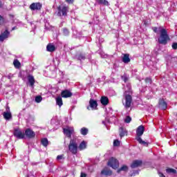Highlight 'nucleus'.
Wrapping results in <instances>:
<instances>
[{"label": "nucleus", "instance_id": "obj_39", "mask_svg": "<svg viewBox=\"0 0 177 177\" xmlns=\"http://www.w3.org/2000/svg\"><path fill=\"white\" fill-rule=\"evenodd\" d=\"M64 157V155H59L57 157V160H62Z\"/></svg>", "mask_w": 177, "mask_h": 177}, {"label": "nucleus", "instance_id": "obj_41", "mask_svg": "<svg viewBox=\"0 0 177 177\" xmlns=\"http://www.w3.org/2000/svg\"><path fill=\"white\" fill-rule=\"evenodd\" d=\"M2 21H3V18L0 16V24H1Z\"/></svg>", "mask_w": 177, "mask_h": 177}, {"label": "nucleus", "instance_id": "obj_17", "mask_svg": "<svg viewBox=\"0 0 177 177\" xmlns=\"http://www.w3.org/2000/svg\"><path fill=\"white\" fill-rule=\"evenodd\" d=\"M100 102L102 106H107L109 104V98L106 96H102Z\"/></svg>", "mask_w": 177, "mask_h": 177}, {"label": "nucleus", "instance_id": "obj_33", "mask_svg": "<svg viewBox=\"0 0 177 177\" xmlns=\"http://www.w3.org/2000/svg\"><path fill=\"white\" fill-rule=\"evenodd\" d=\"M113 146H115V147L120 146V140H115L113 141Z\"/></svg>", "mask_w": 177, "mask_h": 177}, {"label": "nucleus", "instance_id": "obj_7", "mask_svg": "<svg viewBox=\"0 0 177 177\" xmlns=\"http://www.w3.org/2000/svg\"><path fill=\"white\" fill-rule=\"evenodd\" d=\"M14 136H15L18 139H24L26 134L24 131L20 130V129H15L14 130Z\"/></svg>", "mask_w": 177, "mask_h": 177}, {"label": "nucleus", "instance_id": "obj_6", "mask_svg": "<svg viewBox=\"0 0 177 177\" xmlns=\"http://www.w3.org/2000/svg\"><path fill=\"white\" fill-rule=\"evenodd\" d=\"M109 167H111L113 169H117L118 167H120V163L118 162V160L114 158H111L108 162Z\"/></svg>", "mask_w": 177, "mask_h": 177}, {"label": "nucleus", "instance_id": "obj_9", "mask_svg": "<svg viewBox=\"0 0 177 177\" xmlns=\"http://www.w3.org/2000/svg\"><path fill=\"white\" fill-rule=\"evenodd\" d=\"M71 96H73V93L69 90L66 89L61 92V97L67 99L68 97H71Z\"/></svg>", "mask_w": 177, "mask_h": 177}, {"label": "nucleus", "instance_id": "obj_23", "mask_svg": "<svg viewBox=\"0 0 177 177\" xmlns=\"http://www.w3.org/2000/svg\"><path fill=\"white\" fill-rule=\"evenodd\" d=\"M56 103L59 107H62L63 106V100L62 97L59 96L56 98Z\"/></svg>", "mask_w": 177, "mask_h": 177}, {"label": "nucleus", "instance_id": "obj_31", "mask_svg": "<svg viewBox=\"0 0 177 177\" xmlns=\"http://www.w3.org/2000/svg\"><path fill=\"white\" fill-rule=\"evenodd\" d=\"M120 171H128V167L127 165H123L120 169L118 170V172Z\"/></svg>", "mask_w": 177, "mask_h": 177}, {"label": "nucleus", "instance_id": "obj_8", "mask_svg": "<svg viewBox=\"0 0 177 177\" xmlns=\"http://www.w3.org/2000/svg\"><path fill=\"white\" fill-rule=\"evenodd\" d=\"M30 10H41L42 9V3L39 2L32 3L29 6Z\"/></svg>", "mask_w": 177, "mask_h": 177}, {"label": "nucleus", "instance_id": "obj_29", "mask_svg": "<svg viewBox=\"0 0 177 177\" xmlns=\"http://www.w3.org/2000/svg\"><path fill=\"white\" fill-rule=\"evenodd\" d=\"M166 172L167 174H176V170H175L174 169L169 168L166 169Z\"/></svg>", "mask_w": 177, "mask_h": 177}, {"label": "nucleus", "instance_id": "obj_27", "mask_svg": "<svg viewBox=\"0 0 177 177\" xmlns=\"http://www.w3.org/2000/svg\"><path fill=\"white\" fill-rule=\"evenodd\" d=\"M41 145H43V146H44V147H46V146H48V141L47 138H43L41 140Z\"/></svg>", "mask_w": 177, "mask_h": 177}, {"label": "nucleus", "instance_id": "obj_10", "mask_svg": "<svg viewBox=\"0 0 177 177\" xmlns=\"http://www.w3.org/2000/svg\"><path fill=\"white\" fill-rule=\"evenodd\" d=\"M64 133L68 138H71V135L74 133V128L73 127H68L66 129H64Z\"/></svg>", "mask_w": 177, "mask_h": 177}, {"label": "nucleus", "instance_id": "obj_26", "mask_svg": "<svg viewBox=\"0 0 177 177\" xmlns=\"http://www.w3.org/2000/svg\"><path fill=\"white\" fill-rule=\"evenodd\" d=\"M97 2L101 5H105L106 6H109V1L106 0H97Z\"/></svg>", "mask_w": 177, "mask_h": 177}, {"label": "nucleus", "instance_id": "obj_4", "mask_svg": "<svg viewBox=\"0 0 177 177\" xmlns=\"http://www.w3.org/2000/svg\"><path fill=\"white\" fill-rule=\"evenodd\" d=\"M68 149L72 154H77V153H78V144H77V140H71L68 145Z\"/></svg>", "mask_w": 177, "mask_h": 177}, {"label": "nucleus", "instance_id": "obj_5", "mask_svg": "<svg viewBox=\"0 0 177 177\" xmlns=\"http://www.w3.org/2000/svg\"><path fill=\"white\" fill-rule=\"evenodd\" d=\"M68 6L64 5L62 6L58 7V16H67V12H68Z\"/></svg>", "mask_w": 177, "mask_h": 177}, {"label": "nucleus", "instance_id": "obj_44", "mask_svg": "<svg viewBox=\"0 0 177 177\" xmlns=\"http://www.w3.org/2000/svg\"><path fill=\"white\" fill-rule=\"evenodd\" d=\"M88 110H89V106L87 107Z\"/></svg>", "mask_w": 177, "mask_h": 177}, {"label": "nucleus", "instance_id": "obj_3", "mask_svg": "<svg viewBox=\"0 0 177 177\" xmlns=\"http://www.w3.org/2000/svg\"><path fill=\"white\" fill-rule=\"evenodd\" d=\"M123 97L124 99V103L123 102V104L125 109H129L132 103V95L131 92L125 91L123 94Z\"/></svg>", "mask_w": 177, "mask_h": 177}, {"label": "nucleus", "instance_id": "obj_14", "mask_svg": "<svg viewBox=\"0 0 177 177\" xmlns=\"http://www.w3.org/2000/svg\"><path fill=\"white\" fill-rule=\"evenodd\" d=\"M90 107L93 110H97V102L95 100L91 99L89 101Z\"/></svg>", "mask_w": 177, "mask_h": 177}, {"label": "nucleus", "instance_id": "obj_42", "mask_svg": "<svg viewBox=\"0 0 177 177\" xmlns=\"http://www.w3.org/2000/svg\"><path fill=\"white\" fill-rule=\"evenodd\" d=\"M64 32L65 34H68V30L67 29H64Z\"/></svg>", "mask_w": 177, "mask_h": 177}, {"label": "nucleus", "instance_id": "obj_30", "mask_svg": "<svg viewBox=\"0 0 177 177\" xmlns=\"http://www.w3.org/2000/svg\"><path fill=\"white\" fill-rule=\"evenodd\" d=\"M132 121V118H130V116H126V118H124V122H126V124H129V122H131Z\"/></svg>", "mask_w": 177, "mask_h": 177}, {"label": "nucleus", "instance_id": "obj_18", "mask_svg": "<svg viewBox=\"0 0 177 177\" xmlns=\"http://www.w3.org/2000/svg\"><path fill=\"white\" fill-rule=\"evenodd\" d=\"M142 165V160H134L131 164V167L132 168H138Z\"/></svg>", "mask_w": 177, "mask_h": 177}, {"label": "nucleus", "instance_id": "obj_15", "mask_svg": "<svg viewBox=\"0 0 177 177\" xmlns=\"http://www.w3.org/2000/svg\"><path fill=\"white\" fill-rule=\"evenodd\" d=\"M28 81L32 88H34V84H35V79H34V76L29 75L28 76Z\"/></svg>", "mask_w": 177, "mask_h": 177}, {"label": "nucleus", "instance_id": "obj_36", "mask_svg": "<svg viewBox=\"0 0 177 177\" xmlns=\"http://www.w3.org/2000/svg\"><path fill=\"white\" fill-rule=\"evenodd\" d=\"M78 59L79 60H84V59H85V56L83 55H80L78 56Z\"/></svg>", "mask_w": 177, "mask_h": 177}, {"label": "nucleus", "instance_id": "obj_19", "mask_svg": "<svg viewBox=\"0 0 177 177\" xmlns=\"http://www.w3.org/2000/svg\"><path fill=\"white\" fill-rule=\"evenodd\" d=\"M123 57L122 60L123 63H129L131 62V59L129 58V54H122Z\"/></svg>", "mask_w": 177, "mask_h": 177}, {"label": "nucleus", "instance_id": "obj_22", "mask_svg": "<svg viewBox=\"0 0 177 177\" xmlns=\"http://www.w3.org/2000/svg\"><path fill=\"white\" fill-rule=\"evenodd\" d=\"M128 134V131H127L124 128L120 127V138H123V136H125Z\"/></svg>", "mask_w": 177, "mask_h": 177}, {"label": "nucleus", "instance_id": "obj_32", "mask_svg": "<svg viewBox=\"0 0 177 177\" xmlns=\"http://www.w3.org/2000/svg\"><path fill=\"white\" fill-rule=\"evenodd\" d=\"M35 102H36L37 103H41V102H42V97H41V96H37V97H35Z\"/></svg>", "mask_w": 177, "mask_h": 177}, {"label": "nucleus", "instance_id": "obj_24", "mask_svg": "<svg viewBox=\"0 0 177 177\" xmlns=\"http://www.w3.org/2000/svg\"><path fill=\"white\" fill-rule=\"evenodd\" d=\"M102 175H111V170L109 169L108 168H104L101 171Z\"/></svg>", "mask_w": 177, "mask_h": 177}, {"label": "nucleus", "instance_id": "obj_13", "mask_svg": "<svg viewBox=\"0 0 177 177\" xmlns=\"http://www.w3.org/2000/svg\"><path fill=\"white\" fill-rule=\"evenodd\" d=\"M6 110L7 111L3 113V116L4 117L5 120H10V118H12V113H10L9 107H7Z\"/></svg>", "mask_w": 177, "mask_h": 177}, {"label": "nucleus", "instance_id": "obj_11", "mask_svg": "<svg viewBox=\"0 0 177 177\" xmlns=\"http://www.w3.org/2000/svg\"><path fill=\"white\" fill-rule=\"evenodd\" d=\"M10 32L8 31V30H6L4 32H1L0 35V41L3 42L5 39H7V38H9V35Z\"/></svg>", "mask_w": 177, "mask_h": 177}, {"label": "nucleus", "instance_id": "obj_16", "mask_svg": "<svg viewBox=\"0 0 177 177\" xmlns=\"http://www.w3.org/2000/svg\"><path fill=\"white\" fill-rule=\"evenodd\" d=\"M159 106L162 109V110H167V104L164 100H160Z\"/></svg>", "mask_w": 177, "mask_h": 177}, {"label": "nucleus", "instance_id": "obj_35", "mask_svg": "<svg viewBox=\"0 0 177 177\" xmlns=\"http://www.w3.org/2000/svg\"><path fill=\"white\" fill-rule=\"evenodd\" d=\"M171 47L173 49L176 50L177 49V43H173Z\"/></svg>", "mask_w": 177, "mask_h": 177}, {"label": "nucleus", "instance_id": "obj_2", "mask_svg": "<svg viewBox=\"0 0 177 177\" xmlns=\"http://www.w3.org/2000/svg\"><path fill=\"white\" fill-rule=\"evenodd\" d=\"M144 133H145V127H143V125L139 126L136 129L137 136L136 139L137 141H138L140 145H142L143 146H149V143L146 142L145 141H143V140H142V138H140V136H142V135H143Z\"/></svg>", "mask_w": 177, "mask_h": 177}, {"label": "nucleus", "instance_id": "obj_20", "mask_svg": "<svg viewBox=\"0 0 177 177\" xmlns=\"http://www.w3.org/2000/svg\"><path fill=\"white\" fill-rule=\"evenodd\" d=\"M46 50L48 52H55L56 50V47L53 44H49L46 46Z\"/></svg>", "mask_w": 177, "mask_h": 177}, {"label": "nucleus", "instance_id": "obj_1", "mask_svg": "<svg viewBox=\"0 0 177 177\" xmlns=\"http://www.w3.org/2000/svg\"><path fill=\"white\" fill-rule=\"evenodd\" d=\"M153 32H158L159 31V37L158 41L162 45H167L168 44V41H170L171 39L169 38V35H168V30L164 28L162 26H160L158 28L153 27L152 28Z\"/></svg>", "mask_w": 177, "mask_h": 177}, {"label": "nucleus", "instance_id": "obj_28", "mask_svg": "<svg viewBox=\"0 0 177 177\" xmlns=\"http://www.w3.org/2000/svg\"><path fill=\"white\" fill-rule=\"evenodd\" d=\"M80 133H81L82 135H84V136L87 135L88 129H86L85 127L82 128L81 130H80Z\"/></svg>", "mask_w": 177, "mask_h": 177}, {"label": "nucleus", "instance_id": "obj_34", "mask_svg": "<svg viewBox=\"0 0 177 177\" xmlns=\"http://www.w3.org/2000/svg\"><path fill=\"white\" fill-rule=\"evenodd\" d=\"M122 80H123L124 82H127V81H128V77L126 75H123L122 76Z\"/></svg>", "mask_w": 177, "mask_h": 177}, {"label": "nucleus", "instance_id": "obj_21", "mask_svg": "<svg viewBox=\"0 0 177 177\" xmlns=\"http://www.w3.org/2000/svg\"><path fill=\"white\" fill-rule=\"evenodd\" d=\"M86 145H88V142L82 141L78 147L79 150H85L86 149Z\"/></svg>", "mask_w": 177, "mask_h": 177}, {"label": "nucleus", "instance_id": "obj_12", "mask_svg": "<svg viewBox=\"0 0 177 177\" xmlns=\"http://www.w3.org/2000/svg\"><path fill=\"white\" fill-rule=\"evenodd\" d=\"M25 135L27 138H29V139H32V138H35V133L30 129H27L25 131Z\"/></svg>", "mask_w": 177, "mask_h": 177}, {"label": "nucleus", "instance_id": "obj_40", "mask_svg": "<svg viewBox=\"0 0 177 177\" xmlns=\"http://www.w3.org/2000/svg\"><path fill=\"white\" fill-rule=\"evenodd\" d=\"M80 177H86V174H85V173H81Z\"/></svg>", "mask_w": 177, "mask_h": 177}, {"label": "nucleus", "instance_id": "obj_25", "mask_svg": "<svg viewBox=\"0 0 177 177\" xmlns=\"http://www.w3.org/2000/svg\"><path fill=\"white\" fill-rule=\"evenodd\" d=\"M13 64H14L15 68H20V67H21V64L17 59L14 60Z\"/></svg>", "mask_w": 177, "mask_h": 177}, {"label": "nucleus", "instance_id": "obj_43", "mask_svg": "<svg viewBox=\"0 0 177 177\" xmlns=\"http://www.w3.org/2000/svg\"><path fill=\"white\" fill-rule=\"evenodd\" d=\"M159 176L160 177H165L162 173H159Z\"/></svg>", "mask_w": 177, "mask_h": 177}, {"label": "nucleus", "instance_id": "obj_38", "mask_svg": "<svg viewBox=\"0 0 177 177\" xmlns=\"http://www.w3.org/2000/svg\"><path fill=\"white\" fill-rule=\"evenodd\" d=\"M65 1L66 2V3H74V0H65Z\"/></svg>", "mask_w": 177, "mask_h": 177}, {"label": "nucleus", "instance_id": "obj_37", "mask_svg": "<svg viewBox=\"0 0 177 177\" xmlns=\"http://www.w3.org/2000/svg\"><path fill=\"white\" fill-rule=\"evenodd\" d=\"M145 82H149V84H151V79L149 77H147L145 79Z\"/></svg>", "mask_w": 177, "mask_h": 177}]
</instances>
